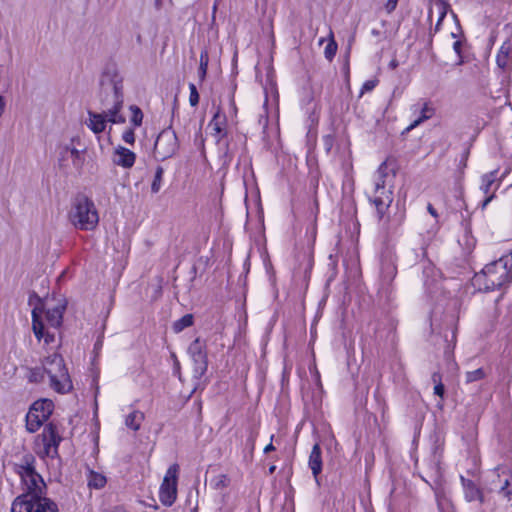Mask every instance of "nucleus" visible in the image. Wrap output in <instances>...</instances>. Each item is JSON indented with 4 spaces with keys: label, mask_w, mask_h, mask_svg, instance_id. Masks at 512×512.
Instances as JSON below:
<instances>
[{
    "label": "nucleus",
    "mask_w": 512,
    "mask_h": 512,
    "mask_svg": "<svg viewBox=\"0 0 512 512\" xmlns=\"http://www.w3.org/2000/svg\"><path fill=\"white\" fill-rule=\"evenodd\" d=\"M102 113L88 111L86 125L95 134L102 133L107 122L112 124L125 123V117L120 113L123 107V81L118 75H106L101 80Z\"/></svg>",
    "instance_id": "nucleus-1"
},
{
    "label": "nucleus",
    "mask_w": 512,
    "mask_h": 512,
    "mask_svg": "<svg viewBox=\"0 0 512 512\" xmlns=\"http://www.w3.org/2000/svg\"><path fill=\"white\" fill-rule=\"evenodd\" d=\"M65 305L57 304L49 306L38 299V304L32 310V330L38 340L45 338L46 343L54 341V336L50 334L43 322V315L47 325L52 328H58L62 324Z\"/></svg>",
    "instance_id": "nucleus-2"
},
{
    "label": "nucleus",
    "mask_w": 512,
    "mask_h": 512,
    "mask_svg": "<svg viewBox=\"0 0 512 512\" xmlns=\"http://www.w3.org/2000/svg\"><path fill=\"white\" fill-rule=\"evenodd\" d=\"M71 225L82 231H93L99 223V214L94 202L86 196L74 199L68 212Z\"/></svg>",
    "instance_id": "nucleus-3"
},
{
    "label": "nucleus",
    "mask_w": 512,
    "mask_h": 512,
    "mask_svg": "<svg viewBox=\"0 0 512 512\" xmlns=\"http://www.w3.org/2000/svg\"><path fill=\"white\" fill-rule=\"evenodd\" d=\"M44 373L49 377L50 387L57 393H68L73 385L64 359L58 354L46 357L42 363Z\"/></svg>",
    "instance_id": "nucleus-4"
},
{
    "label": "nucleus",
    "mask_w": 512,
    "mask_h": 512,
    "mask_svg": "<svg viewBox=\"0 0 512 512\" xmlns=\"http://www.w3.org/2000/svg\"><path fill=\"white\" fill-rule=\"evenodd\" d=\"M508 264V256L487 264L482 272L475 276V281L483 284L486 290L501 287L512 279V271L508 268Z\"/></svg>",
    "instance_id": "nucleus-5"
},
{
    "label": "nucleus",
    "mask_w": 512,
    "mask_h": 512,
    "mask_svg": "<svg viewBox=\"0 0 512 512\" xmlns=\"http://www.w3.org/2000/svg\"><path fill=\"white\" fill-rule=\"evenodd\" d=\"M60 441L61 437L56 426L50 423L44 427L42 433L36 438L35 451L42 458L54 457L57 454Z\"/></svg>",
    "instance_id": "nucleus-6"
},
{
    "label": "nucleus",
    "mask_w": 512,
    "mask_h": 512,
    "mask_svg": "<svg viewBox=\"0 0 512 512\" xmlns=\"http://www.w3.org/2000/svg\"><path fill=\"white\" fill-rule=\"evenodd\" d=\"M18 474L21 477L22 483L25 486L26 494L29 499L37 498L42 495L45 487L42 477L35 471L34 467L26 461L25 465L18 467Z\"/></svg>",
    "instance_id": "nucleus-7"
},
{
    "label": "nucleus",
    "mask_w": 512,
    "mask_h": 512,
    "mask_svg": "<svg viewBox=\"0 0 512 512\" xmlns=\"http://www.w3.org/2000/svg\"><path fill=\"white\" fill-rule=\"evenodd\" d=\"M53 402L49 399L35 401L26 415V428L29 432L37 431L53 411Z\"/></svg>",
    "instance_id": "nucleus-8"
},
{
    "label": "nucleus",
    "mask_w": 512,
    "mask_h": 512,
    "mask_svg": "<svg viewBox=\"0 0 512 512\" xmlns=\"http://www.w3.org/2000/svg\"><path fill=\"white\" fill-rule=\"evenodd\" d=\"M178 149V138L170 128H166L158 135L154 145V156L158 160H166L172 157Z\"/></svg>",
    "instance_id": "nucleus-9"
},
{
    "label": "nucleus",
    "mask_w": 512,
    "mask_h": 512,
    "mask_svg": "<svg viewBox=\"0 0 512 512\" xmlns=\"http://www.w3.org/2000/svg\"><path fill=\"white\" fill-rule=\"evenodd\" d=\"M177 473L176 464L170 466L164 476L160 487L159 498L162 504L171 506L177 497Z\"/></svg>",
    "instance_id": "nucleus-10"
},
{
    "label": "nucleus",
    "mask_w": 512,
    "mask_h": 512,
    "mask_svg": "<svg viewBox=\"0 0 512 512\" xmlns=\"http://www.w3.org/2000/svg\"><path fill=\"white\" fill-rule=\"evenodd\" d=\"M188 353L191 357V370L194 378H200L207 370V356L204 351V345L199 339L194 340L189 348Z\"/></svg>",
    "instance_id": "nucleus-11"
},
{
    "label": "nucleus",
    "mask_w": 512,
    "mask_h": 512,
    "mask_svg": "<svg viewBox=\"0 0 512 512\" xmlns=\"http://www.w3.org/2000/svg\"><path fill=\"white\" fill-rule=\"evenodd\" d=\"M393 201L392 192L385 189V181L375 183V191L372 195V202L376 206L379 219H383L386 211Z\"/></svg>",
    "instance_id": "nucleus-12"
},
{
    "label": "nucleus",
    "mask_w": 512,
    "mask_h": 512,
    "mask_svg": "<svg viewBox=\"0 0 512 512\" xmlns=\"http://www.w3.org/2000/svg\"><path fill=\"white\" fill-rule=\"evenodd\" d=\"M60 161L64 167L69 165L68 162H71L72 167L76 170L82 167L84 163L83 152L74 146V140L62 148Z\"/></svg>",
    "instance_id": "nucleus-13"
},
{
    "label": "nucleus",
    "mask_w": 512,
    "mask_h": 512,
    "mask_svg": "<svg viewBox=\"0 0 512 512\" xmlns=\"http://www.w3.org/2000/svg\"><path fill=\"white\" fill-rule=\"evenodd\" d=\"M136 160V155L131 150L118 146L115 148L113 154V162L114 164L121 166L123 168L129 169L131 168Z\"/></svg>",
    "instance_id": "nucleus-14"
},
{
    "label": "nucleus",
    "mask_w": 512,
    "mask_h": 512,
    "mask_svg": "<svg viewBox=\"0 0 512 512\" xmlns=\"http://www.w3.org/2000/svg\"><path fill=\"white\" fill-rule=\"evenodd\" d=\"M448 5L442 0H434L432 1L429 9V19L432 21L436 18V26L435 30L439 29V26L447 14Z\"/></svg>",
    "instance_id": "nucleus-15"
},
{
    "label": "nucleus",
    "mask_w": 512,
    "mask_h": 512,
    "mask_svg": "<svg viewBox=\"0 0 512 512\" xmlns=\"http://www.w3.org/2000/svg\"><path fill=\"white\" fill-rule=\"evenodd\" d=\"M461 481L465 490V498L467 501L471 502L474 500H479L480 503H483V494L476 485L468 479L461 477Z\"/></svg>",
    "instance_id": "nucleus-16"
},
{
    "label": "nucleus",
    "mask_w": 512,
    "mask_h": 512,
    "mask_svg": "<svg viewBox=\"0 0 512 512\" xmlns=\"http://www.w3.org/2000/svg\"><path fill=\"white\" fill-rule=\"evenodd\" d=\"M309 466L312 470L314 477L316 478L322 470L321 449L318 443H316L313 446L312 451L310 453Z\"/></svg>",
    "instance_id": "nucleus-17"
},
{
    "label": "nucleus",
    "mask_w": 512,
    "mask_h": 512,
    "mask_svg": "<svg viewBox=\"0 0 512 512\" xmlns=\"http://www.w3.org/2000/svg\"><path fill=\"white\" fill-rule=\"evenodd\" d=\"M512 59V42H504L497 55L496 61L499 67L505 68Z\"/></svg>",
    "instance_id": "nucleus-18"
},
{
    "label": "nucleus",
    "mask_w": 512,
    "mask_h": 512,
    "mask_svg": "<svg viewBox=\"0 0 512 512\" xmlns=\"http://www.w3.org/2000/svg\"><path fill=\"white\" fill-rule=\"evenodd\" d=\"M34 500L27 498V496L17 497L11 508V512H34Z\"/></svg>",
    "instance_id": "nucleus-19"
},
{
    "label": "nucleus",
    "mask_w": 512,
    "mask_h": 512,
    "mask_svg": "<svg viewBox=\"0 0 512 512\" xmlns=\"http://www.w3.org/2000/svg\"><path fill=\"white\" fill-rule=\"evenodd\" d=\"M144 413L139 410H134L129 413L125 418V425L127 428L138 431L141 427L142 422L144 421Z\"/></svg>",
    "instance_id": "nucleus-20"
},
{
    "label": "nucleus",
    "mask_w": 512,
    "mask_h": 512,
    "mask_svg": "<svg viewBox=\"0 0 512 512\" xmlns=\"http://www.w3.org/2000/svg\"><path fill=\"white\" fill-rule=\"evenodd\" d=\"M34 512H58L57 505L48 498H34Z\"/></svg>",
    "instance_id": "nucleus-21"
},
{
    "label": "nucleus",
    "mask_w": 512,
    "mask_h": 512,
    "mask_svg": "<svg viewBox=\"0 0 512 512\" xmlns=\"http://www.w3.org/2000/svg\"><path fill=\"white\" fill-rule=\"evenodd\" d=\"M87 481L88 486L94 489L103 488L107 482L106 477L103 474L95 471H89Z\"/></svg>",
    "instance_id": "nucleus-22"
},
{
    "label": "nucleus",
    "mask_w": 512,
    "mask_h": 512,
    "mask_svg": "<svg viewBox=\"0 0 512 512\" xmlns=\"http://www.w3.org/2000/svg\"><path fill=\"white\" fill-rule=\"evenodd\" d=\"M209 127L212 128L215 135H219L224 130V117L220 116V110L219 108L215 112L212 121L209 124Z\"/></svg>",
    "instance_id": "nucleus-23"
},
{
    "label": "nucleus",
    "mask_w": 512,
    "mask_h": 512,
    "mask_svg": "<svg viewBox=\"0 0 512 512\" xmlns=\"http://www.w3.org/2000/svg\"><path fill=\"white\" fill-rule=\"evenodd\" d=\"M193 325V315L192 314H186L173 324V330L176 333L181 332L187 327H190Z\"/></svg>",
    "instance_id": "nucleus-24"
},
{
    "label": "nucleus",
    "mask_w": 512,
    "mask_h": 512,
    "mask_svg": "<svg viewBox=\"0 0 512 512\" xmlns=\"http://www.w3.org/2000/svg\"><path fill=\"white\" fill-rule=\"evenodd\" d=\"M496 180V171L489 172L482 176V184L480 186L481 191L484 194H488L491 186Z\"/></svg>",
    "instance_id": "nucleus-25"
},
{
    "label": "nucleus",
    "mask_w": 512,
    "mask_h": 512,
    "mask_svg": "<svg viewBox=\"0 0 512 512\" xmlns=\"http://www.w3.org/2000/svg\"><path fill=\"white\" fill-rule=\"evenodd\" d=\"M337 51V43L334 40L332 31L329 32V40L324 50V55L326 59L331 61L335 56Z\"/></svg>",
    "instance_id": "nucleus-26"
},
{
    "label": "nucleus",
    "mask_w": 512,
    "mask_h": 512,
    "mask_svg": "<svg viewBox=\"0 0 512 512\" xmlns=\"http://www.w3.org/2000/svg\"><path fill=\"white\" fill-rule=\"evenodd\" d=\"M130 111L132 113L131 123L133 124L134 127H139L142 124L143 120V113L141 109L136 105H132L130 106Z\"/></svg>",
    "instance_id": "nucleus-27"
},
{
    "label": "nucleus",
    "mask_w": 512,
    "mask_h": 512,
    "mask_svg": "<svg viewBox=\"0 0 512 512\" xmlns=\"http://www.w3.org/2000/svg\"><path fill=\"white\" fill-rule=\"evenodd\" d=\"M208 62H209L208 52L202 51L200 54V65H199V77L201 80H204V78L206 76Z\"/></svg>",
    "instance_id": "nucleus-28"
},
{
    "label": "nucleus",
    "mask_w": 512,
    "mask_h": 512,
    "mask_svg": "<svg viewBox=\"0 0 512 512\" xmlns=\"http://www.w3.org/2000/svg\"><path fill=\"white\" fill-rule=\"evenodd\" d=\"M44 370L42 371L40 368H34L29 371L28 379L33 383H41L44 380Z\"/></svg>",
    "instance_id": "nucleus-29"
},
{
    "label": "nucleus",
    "mask_w": 512,
    "mask_h": 512,
    "mask_svg": "<svg viewBox=\"0 0 512 512\" xmlns=\"http://www.w3.org/2000/svg\"><path fill=\"white\" fill-rule=\"evenodd\" d=\"M212 483L215 489H223L229 485L230 479L227 475L220 474L212 480Z\"/></svg>",
    "instance_id": "nucleus-30"
},
{
    "label": "nucleus",
    "mask_w": 512,
    "mask_h": 512,
    "mask_svg": "<svg viewBox=\"0 0 512 512\" xmlns=\"http://www.w3.org/2000/svg\"><path fill=\"white\" fill-rule=\"evenodd\" d=\"M163 173V168L158 167L155 172L153 183L151 185V190L153 193H157L160 190Z\"/></svg>",
    "instance_id": "nucleus-31"
},
{
    "label": "nucleus",
    "mask_w": 512,
    "mask_h": 512,
    "mask_svg": "<svg viewBox=\"0 0 512 512\" xmlns=\"http://www.w3.org/2000/svg\"><path fill=\"white\" fill-rule=\"evenodd\" d=\"M190 96L189 103L191 106H196L199 103V93L194 84H189Z\"/></svg>",
    "instance_id": "nucleus-32"
},
{
    "label": "nucleus",
    "mask_w": 512,
    "mask_h": 512,
    "mask_svg": "<svg viewBox=\"0 0 512 512\" xmlns=\"http://www.w3.org/2000/svg\"><path fill=\"white\" fill-rule=\"evenodd\" d=\"M484 377V372L482 369H476L474 371H470L466 374L467 382H473L480 380Z\"/></svg>",
    "instance_id": "nucleus-33"
},
{
    "label": "nucleus",
    "mask_w": 512,
    "mask_h": 512,
    "mask_svg": "<svg viewBox=\"0 0 512 512\" xmlns=\"http://www.w3.org/2000/svg\"><path fill=\"white\" fill-rule=\"evenodd\" d=\"M122 139L127 144L133 145L135 143L134 129L133 128H129V129L125 130L123 135H122Z\"/></svg>",
    "instance_id": "nucleus-34"
},
{
    "label": "nucleus",
    "mask_w": 512,
    "mask_h": 512,
    "mask_svg": "<svg viewBox=\"0 0 512 512\" xmlns=\"http://www.w3.org/2000/svg\"><path fill=\"white\" fill-rule=\"evenodd\" d=\"M387 168H388V162L387 161L382 162L377 171V173H378L377 182L382 183V181H385V177L387 176Z\"/></svg>",
    "instance_id": "nucleus-35"
},
{
    "label": "nucleus",
    "mask_w": 512,
    "mask_h": 512,
    "mask_svg": "<svg viewBox=\"0 0 512 512\" xmlns=\"http://www.w3.org/2000/svg\"><path fill=\"white\" fill-rule=\"evenodd\" d=\"M434 114V109L430 106H428V104H424L422 110H421V116L420 118L423 120V121H426L428 119H430Z\"/></svg>",
    "instance_id": "nucleus-36"
},
{
    "label": "nucleus",
    "mask_w": 512,
    "mask_h": 512,
    "mask_svg": "<svg viewBox=\"0 0 512 512\" xmlns=\"http://www.w3.org/2000/svg\"><path fill=\"white\" fill-rule=\"evenodd\" d=\"M377 84H378L377 79H371V80L366 81L362 86L361 94H364L365 92H369V91L373 90L377 86Z\"/></svg>",
    "instance_id": "nucleus-37"
},
{
    "label": "nucleus",
    "mask_w": 512,
    "mask_h": 512,
    "mask_svg": "<svg viewBox=\"0 0 512 512\" xmlns=\"http://www.w3.org/2000/svg\"><path fill=\"white\" fill-rule=\"evenodd\" d=\"M398 0H388L385 7L388 13H391L395 10L397 6Z\"/></svg>",
    "instance_id": "nucleus-38"
},
{
    "label": "nucleus",
    "mask_w": 512,
    "mask_h": 512,
    "mask_svg": "<svg viewBox=\"0 0 512 512\" xmlns=\"http://www.w3.org/2000/svg\"><path fill=\"white\" fill-rule=\"evenodd\" d=\"M434 393L440 397H443L444 395V385L439 382L434 387Z\"/></svg>",
    "instance_id": "nucleus-39"
},
{
    "label": "nucleus",
    "mask_w": 512,
    "mask_h": 512,
    "mask_svg": "<svg viewBox=\"0 0 512 512\" xmlns=\"http://www.w3.org/2000/svg\"><path fill=\"white\" fill-rule=\"evenodd\" d=\"M422 122H424L420 117L418 119H416L414 122H412L407 128H406V132H410L411 130H413L414 128H416L417 126H419Z\"/></svg>",
    "instance_id": "nucleus-40"
},
{
    "label": "nucleus",
    "mask_w": 512,
    "mask_h": 512,
    "mask_svg": "<svg viewBox=\"0 0 512 512\" xmlns=\"http://www.w3.org/2000/svg\"><path fill=\"white\" fill-rule=\"evenodd\" d=\"M495 194L494 193H491L489 194L486 199L483 201L482 203V209H485L486 206L491 202V200L494 198Z\"/></svg>",
    "instance_id": "nucleus-41"
},
{
    "label": "nucleus",
    "mask_w": 512,
    "mask_h": 512,
    "mask_svg": "<svg viewBox=\"0 0 512 512\" xmlns=\"http://www.w3.org/2000/svg\"><path fill=\"white\" fill-rule=\"evenodd\" d=\"M508 485H509V480H505L504 486L502 487L501 490L505 493V495L508 497V499H510L511 492L506 489Z\"/></svg>",
    "instance_id": "nucleus-42"
},
{
    "label": "nucleus",
    "mask_w": 512,
    "mask_h": 512,
    "mask_svg": "<svg viewBox=\"0 0 512 512\" xmlns=\"http://www.w3.org/2000/svg\"><path fill=\"white\" fill-rule=\"evenodd\" d=\"M432 381L435 383V385L441 382V375L439 373H434L432 375Z\"/></svg>",
    "instance_id": "nucleus-43"
},
{
    "label": "nucleus",
    "mask_w": 512,
    "mask_h": 512,
    "mask_svg": "<svg viewBox=\"0 0 512 512\" xmlns=\"http://www.w3.org/2000/svg\"><path fill=\"white\" fill-rule=\"evenodd\" d=\"M427 210L433 217H437V212L431 204L428 205Z\"/></svg>",
    "instance_id": "nucleus-44"
},
{
    "label": "nucleus",
    "mask_w": 512,
    "mask_h": 512,
    "mask_svg": "<svg viewBox=\"0 0 512 512\" xmlns=\"http://www.w3.org/2000/svg\"><path fill=\"white\" fill-rule=\"evenodd\" d=\"M275 449V447L273 446L272 443L268 444L265 448H264V452L265 453H269L271 451H273Z\"/></svg>",
    "instance_id": "nucleus-45"
},
{
    "label": "nucleus",
    "mask_w": 512,
    "mask_h": 512,
    "mask_svg": "<svg viewBox=\"0 0 512 512\" xmlns=\"http://www.w3.org/2000/svg\"><path fill=\"white\" fill-rule=\"evenodd\" d=\"M389 67H390L391 69H396V68L398 67V62H397V60H395V59L391 60V61H390V63H389Z\"/></svg>",
    "instance_id": "nucleus-46"
},
{
    "label": "nucleus",
    "mask_w": 512,
    "mask_h": 512,
    "mask_svg": "<svg viewBox=\"0 0 512 512\" xmlns=\"http://www.w3.org/2000/svg\"><path fill=\"white\" fill-rule=\"evenodd\" d=\"M460 45H461V44H460V42H459V41H456V42L454 43V49H455L457 52H459Z\"/></svg>",
    "instance_id": "nucleus-47"
},
{
    "label": "nucleus",
    "mask_w": 512,
    "mask_h": 512,
    "mask_svg": "<svg viewBox=\"0 0 512 512\" xmlns=\"http://www.w3.org/2000/svg\"><path fill=\"white\" fill-rule=\"evenodd\" d=\"M508 260H509L508 268H511V271H512V251L510 253V257H508Z\"/></svg>",
    "instance_id": "nucleus-48"
},
{
    "label": "nucleus",
    "mask_w": 512,
    "mask_h": 512,
    "mask_svg": "<svg viewBox=\"0 0 512 512\" xmlns=\"http://www.w3.org/2000/svg\"><path fill=\"white\" fill-rule=\"evenodd\" d=\"M113 512H126V511L121 508H116L115 510H113Z\"/></svg>",
    "instance_id": "nucleus-49"
},
{
    "label": "nucleus",
    "mask_w": 512,
    "mask_h": 512,
    "mask_svg": "<svg viewBox=\"0 0 512 512\" xmlns=\"http://www.w3.org/2000/svg\"><path fill=\"white\" fill-rule=\"evenodd\" d=\"M274 471H275V466H271V467L269 468V472H270V473H273Z\"/></svg>",
    "instance_id": "nucleus-50"
},
{
    "label": "nucleus",
    "mask_w": 512,
    "mask_h": 512,
    "mask_svg": "<svg viewBox=\"0 0 512 512\" xmlns=\"http://www.w3.org/2000/svg\"><path fill=\"white\" fill-rule=\"evenodd\" d=\"M175 366L178 368L179 367V362L178 360L175 358Z\"/></svg>",
    "instance_id": "nucleus-51"
},
{
    "label": "nucleus",
    "mask_w": 512,
    "mask_h": 512,
    "mask_svg": "<svg viewBox=\"0 0 512 512\" xmlns=\"http://www.w3.org/2000/svg\"><path fill=\"white\" fill-rule=\"evenodd\" d=\"M323 42H324V39L322 38V39H320L319 44L321 45V44H323Z\"/></svg>",
    "instance_id": "nucleus-52"
}]
</instances>
